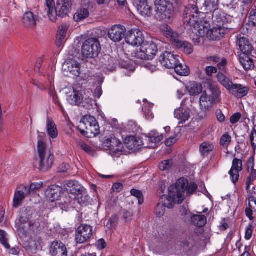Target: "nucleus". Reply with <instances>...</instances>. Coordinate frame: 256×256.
<instances>
[{
  "instance_id": "53",
  "label": "nucleus",
  "mask_w": 256,
  "mask_h": 256,
  "mask_svg": "<svg viewBox=\"0 0 256 256\" xmlns=\"http://www.w3.org/2000/svg\"><path fill=\"white\" fill-rule=\"evenodd\" d=\"M250 140L252 146L253 148H256V130L253 128L250 132Z\"/></svg>"
},
{
  "instance_id": "58",
  "label": "nucleus",
  "mask_w": 256,
  "mask_h": 256,
  "mask_svg": "<svg viewBox=\"0 0 256 256\" xmlns=\"http://www.w3.org/2000/svg\"><path fill=\"white\" fill-rule=\"evenodd\" d=\"M253 232V227L252 225H249L246 229L245 238L248 240L250 239Z\"/></svg>"
},
{
  "instance_id": "6",
  "label": "nucleus",
  "mask_w": 256,
  "mask_h": 256,
  "mask_svg": "<svg viewBox=\"0 0 256 256\" xmlns=\"http://www.w3.org/2000/svg\"><path fill=\"white\" fill-rule=\"evenodd\" d=\"M78 130L86 137L91 138L99 134L100 128L95 118L90 115L84 116L80 122Z\"/></svg>"
},
{
  "instance_id": "15",
  "label": "nucleus",
  "mask_w": 256,
  "mask_h": 256,
  "mask_svg": "<svg viewBox=\"0 0 256 256\" xmlns=\"http://www.w3.org/2000/svg\"><path fill=\"white\" fill-rule=\"evenodd\" d=\"M126 42L133 46H141L144 43V36L142 32L138 29L131 30L126 38Z\"/></svg>"
},
{
  "instance_id": "55",
  "label": "nucleus",
  "mask_w": 256,
  "mask_h": 256,
  "mask_svg": "<svg viewBox=\"0 0 256 256\" xmlns=\"http://www.w3.org/2000/svg\"><path fill=\"white\" fill-rule=\"evenodd\" d=\"M158 192L160 194V196L164 195V191H165V190L166 188L165 180L160 181L158 182Z\"/></svg>"
},
{
  "instance_id": "26",
  "label": "nucleus",
  "mask_w": 256,
  "mask_h": 256,
  "mask_svg": "<svg viewBox=\"0 0 256 256\" xmlns=\"http://www.w3.org/2000/svg\"><path fill=\"white\" fill-rule=\"evenodd\" d=\"M62 188L58 186H51L46 190V196L52 203L57 202L62 196Z\"/></svg>"
},
{
  "instance_id": "10",
  "label": "nucleus",
  "mask_w": 256,
  "mask_h": 256,
  "mask_svg": "<svg viewBox=\"0 0 256 256\" xmlns=\"http://www.w3.org/2000/svg\"><path fill=\"white\" fill-rule=\"evenodd\" d=\"M101 50V46L98 40L96 38H90L84 43L82 52L86 58H92L98 56Z\"/></svg>"
},
{
  "instance_id": "52",
  "label": "nucleus",
  "mask_w": 256,
  "mask_h": 256,
  "mask_svg": "<svg viewBox=\"0 0 256 256\" xmlns=\"http://www.w3.org/2000/svg\"><path fill=\"white\" fill-rule=\"evenodd\" d=\"M92 92V96L90 98L92 99V96H93L95 98H99L102 94V90L100 86H98L96 88L94 92H93L92 90L88 89Z\"/></svg>"
},
{
  "instance_id": "44",
  "label": "nucleus",
  "mask_w": 256,
  "mask_h": 256,
  "mask_svg": "<svg viewBox=\"0 0 256 256\" xmlns=\"http://www.w3.org/2000/svg\"><path fill=\"white\" fill-rule=\"evenodd\" d=\"M43 183L41 182L32 183L28 188L26 186V192L31 195L38 190L42 186Z\"/></svg>"
},
{
  "instance_id": "41",
  "label": "nucleus",
  "mask_w": 256,
  "mask_h": 256,
  "mask_svg": "<svg viewBox=\"0 0 256 256\" xmlns=\"http://www.w3.org/2000/svg\"><path fill=\"white\" fill-rule=\"evenodd\" d=\"M173 68L174 69L175 72L180 76H186L189 74V70L188 67L180 64L178 61Z\"/></svg>"
},
{
  "instance_id": "24",
  "label": "nucleus",
  "mask_w": 256,
  "mask_h": 256,
  "mask_svg": "<svg viewBox=\"0 0 256 256\" xmlns=\"http://www.w3.org/2000/svg\"><path fill=\"white\" fill-rule=\"evenodd\" d=\"M71 6V0H58L56 6L55 8L56 16L63 18L66 16L70 12Z\"/></svg>"
},
{
  "instance_id": "37",
  "label": "nucleus",
  "mask_w": 256,
  "mask_h": 256,
  "mask_svg": "<svg viewBox=\"0 0 256 256\" xmlns=\"http://www.w3.org/2000/svg\"><path fill=\"white\" fill-rule=\"evenodd\" d=\"M192 224L197 227H202L206 223V218L203 215H194L191 218Z\"/></svg>"
},
{
  "instance_id": "62",
  "label": "nucleus",
  "mask_w": 256,
  "mask_h": 256,
  "mask_svg": "<svg viewBox=\"0 0 256 256\" xmlns=\"http://www.w3.org/2000/svg\"><path fill=\"white\" fill-rule=\"evenodd\" d=\"M177 140V138L176 136L170 137L167 138L165 141L166 145L168 146H170L174 144Z\"/></svg>"
},
{
  "instance_id": "36",
  "label": "nucleus",
  "mask_w": 256,
  "mask_h": 256,
  "mask_svg": "<svg viewBox=\"0 0 256 256\" xmlns=\"http://www.w3.org/2000/svg\"><path fill=\"white\" fill-rule=\"evenodd\" d=\"M240 62L245 70H251L254 67L253 60L247 54L240 58Z\"/></svg>"
},
{
  "instance_id": "34",
  "label": "nucleus",
  "mask_w": 256,
  "mask_h": 256,
  "mask_svg": "<svg viewBox=\"0 0 256 256\" xmlns=\"http://www.w3.org/2000/svg\"><path fill=\"white\" fill-rule=\"evenodd\" d=\"M186 90L190 96H198L202 92V86L200 84L193 82L186 87Z\"/></svg>"
},
{
  "instance_id": "9",
  "label": "nucleus",
  "mask_w": 256,
  "mask_h": 256,
  "mask_svg": "<svg viewBox=\"0 0 256 256\" xmlns=\"http://www.w3.org/2000/svg\"><path fill=\"white\" fill-rule=\"evenodd\" d=\"M210 89L212 92L211 96H208L206 92L202 93L200 98V104L202 110L206 111L210 106L218 103L220 100V90L214 86H210Z\"/></svg>"
},
{
  "instance_id": "12",
  "label": "nucleus",
  "mask_w": 256,
  "mask_h": 256,
  "mask_svg": "<svg viewBox=\"0 0 256 256\" xmlns=\"http://www.w3.org/2000/svg\"><path fill=\"white\" fill-rule=\"evenodd\" d=\"M104 146L110 152L113 157H119L122 154V144L113 135L105 140Z\"/></svg>"
},
{
  "instance_id": "29",
  "label": "nucleus",
  "mask_w": 256,
  "mask_h": 256,
  "mask_svg": "<svg viewBox=\"0 0 256 256\" xmlns=\"http://www.w3.org/2000/svg\"><path fill=\"white\" fill-rule=\"evenodd\" d=\"M46 129L48 134L51 138L55 139L58 137V130L57 126L50 117H48L46 118Z\"/></svg>"
},
{
  "instance_id": "42",
  "label": "nucleus",
  "mask_w": 256,
  "mask_h": 256,
  "mask_svg": "<svg viewBox=\"0 0 256 256\" xmlns=\"http://www.w3.org/2000/svg\"><path fill=\"white\" fill-rule=\"evenodd\" d=\"M214 148L212 143L208 142H204L200 146V152L204 155L212 152Z\"/></svg>"
},
{
  "instance_id": "59",
  "label": "nucleus",
  "mask_w": 256,
  "mask_h": 256,
  "mask_svg": "<svg viewBox=\"0 0 256 256\" xmlns=\"http://www.w3.org/2000/svg\"><path fill=\"white\" fill-rule=\"evenodd\" d=\"M96 246L98 250H102L106 247V244L104 239L101 238L97 242Z\"/></svg>"
},
{
  "instance_id": "46",
  "label": "nucleus",
  "mask_w": 256,
  "mask_h": 256,
  "mask_svg": "<svg viewBox=\"0 0 256 256\" xmlns=\"http://www.w3.org/2000/svg\"><path fill=\"white\" fill-rule=\"evenodd\" d=\"M248 207L256 210V192L250 193L248 198Z\"/></svg>"
},
{
  "instance_id": "51",
  "label": "nucleus",
  "mask_w": 256,
  "mask_h": 256,
  "mask_svg": "<svg viewBox=\"0 0 256 256\" xmlns=\"http://www.w3.org/2000/svg\"><path fill=\"white\" fill-rule=\"evenodd\" d=\"M172 161L170 160H164L162 161L159 164V168L161 170H167L172 166Z\"/></svg>"
},
{
  "instance_id": "4",
  "label": "nucleus",
  "mask_w": 256,
  "mask_h": 256,
  "mask_svg": "<svg viewBox=\"0 0 256 256\" xmlns=\"http://www.w3.org/2000/svg\"><path fill=\"white\" fill-rule=\"evenodd\" d=\"M37 150L38 156L36 160L38 164V168L41 171H46L53 165L54 156L46 148V144L42 140L38 141Z\"/></svg>"
},
{
  "instance_id": "19",
  "label": "nucleus",
  "mask_w": 256,
  "mask_h": 256,
  "mask_svg": "<svg viewBox=\"0 0 256 256\" xmlns=\"http://www.w3.org/2000/svg\"><path fill=\"white\" fill-rule=\"evenodd\" d=\"M184 103L185 101L182 100L180 106L174 110V118L179 121V124L185 123L190 118V110Z\"/></svg>"
},
{
  "instance_id": "27",
  "label": "nucleus",
  "mask_w": 256,
  "mask_h": 256,
  "mask_svg": "<svg viewBox=\"0 0 256 256\" xmlns=\"http://www.w3.org/2000/svg\"><path fill=\"white\" fill-rule=\"evenodd\" d=\"M238 45L240 51L245 54H251L253 50V46L249 40L244 36L240 35L237 36Z\"/></svg>"
},
{
  "instance_id": "48",
  "label": "nucleus",
  "mask_w": 256,
  "mask_h": 256,
  "mask_svg": "<svg viewBox=\"0 0 256 256\" xmlns=\"http://www.w3.org/2000/svg\"><path fill=\"white\" fill-rule=\"evenodd\" d=\"M130 193L132 196L138 199L139 204H142L143 203L144 197L141 191L133 188L130 190Z\"/></svg>"
},
{
  "instance_id": "5",
  "label": "nucleus",
  "mask_w": 256,
  "mask_h": 256,
  "mask_svg": "<svg viewBox=\"0 0 256 256\" xmlns=\"http://www.w3.org/2000/svg\"><path fill=\"white\" fill-rule=\"evenodd\" d=\"M161 32L167 38H169L173 44L188 54H192L193 52L192 45L186 42L180 40V35L174 32L167 24H162L160 27Z\"/></svg>"
},
{
  "instance_id": "57",
  "label": "nucleus",
  "mask_w": 256,
  "mask_h": 256,
  "mask_svg": "<svg viewBox=\"0 0 256 256\" xmlns=\"http://www.w3.org/2000/svg\"><path fill=\"white\" fill-rule=\"evenodd\" d=\"M206 72L208 76H211L213 74L217 72V68L212 66H208L206 68Z\"/></svg>"
},
{
  "instance_id": "14",
  "label": "nucleus",
  "mask_w": 256,
  "mask_h": 256,
  "mask_svg": "<svg viewBox=\"0 0 256 256\" xmlns=\"http://www.w3.org/2000/svg\"><path fill=\"white\" fill-rule=\"evenodd\" d=\"M92 235V227L87 224H82L76 231V240L77 243L84 244L87 242Z\"/></svg>"
},
{
  "instance_id": "1",
  "label": "nucleus",
  "mask_w": 256,
  "mask_h": 256,
  "mask_svg": "<svg viewBox=\"0 0 256 256\" xmlns=\"http://www.w3.org/2000/svg\"><path fill=\"white\" fill-rule=\"evenodd\" d=\"M198 10L194 5H190L186 8L184 15V23L187 26L194 27V32L198 36L196 38L198 41L200 37L206 36L210 40H216L222 38L226 30L224 28L215 27L212 29H208L206 26L203 24L202 21H199Z\"/></svg>"
},
{
  "instance_id": "11",
  "label": "nucleus",
  "mask_w": 256,
  "mask_h": 256,
  "mask_svg": "<svg viewBox=\"0 0 256 256\" xmlns=\"http://www.w3.org/2000/svg\"><path fill=\"white\" fill-rule=\"evenodd\" d=\"M156 16L161 20L169 19L172 14V5L168 0H156Z\"/></svg>"
},
{
  "instance_id": "20",
  "label": "nucleus",
  "mask_w": 256,
  "mask_h": 256,
  "mask_svg": "<svg viewBox=\"0 0 256 256\" xmlns=\"http://www.w3.org/2000/svg\"><path fill=\"white\" fill-rule=\"evenodd\" d=\"M27 194L26 186L24 184L18 185L14 196L12 204L13 208H18L20 206Z\"/></svg>"
},
{
  "instance_id": "32",
  "label": "nucleus",
  "mask_w": 256,
  "mask_h": 256,
  "mask_svg": "<svg viewBox=\"0 0 256 256\" xmlns=\"http://www.w3.org/2000/svg\"><path fill=\"white\" fill-rule=\"evenodd\" d=\"M136 7L140 14L142 16H150L152 13V8L147 2L135 5Z\"/></svg>"
},
{
  "instance_id": "25",
  "label": "nucleus",
  "mask_w": 256,
  "mask_h": 256,
  "mask_svg": "<svg viewBox=\"0 0 256 256\" xmlns=\"http://www.w3.org/2000/svg\"><path fill=\"white\" fill-rule=\"evenodd\" d=\"M242 169V162L240 160L234 158L232 161V164L228 174L232 182L235 184L238 180L239 172Z\"/></svg>"
},
{
  "instance_id": "31",
  "label": "nucleus",
  "mask_w": 256,
  "mask_h": 256,
  "mask_svg": "<svg viewBox=\"0 0 256 256\" xmlns=\"http://www.w3.org/2000/svg\"><path fill=\"white\" fill-rule=\"evenodd\" d=\"M68 28L69 25L66 24H62L59 26L56 42L57 46H62L66 42V36Z\"/></svg>"
},
{
  "instance_id": "63",
  "label": "nucleus",
  "mask_w": 256,
  "mask_h": 256,
  "mask_svg": "<svg viewBox=\"0 0 256 256\" xmlns=\"http://www.w3.org/2000/svg\"><path fill=\"white\" fill-rule=\"evenodd\" d=\"M216 116L218 122H222L224 121L225 116L222 113L221 110H218L216 111Z\"/></svg>"
},
{
  "instance_id": "16",
  "label": "nucleus",
  "mask_w": 256,
  "mask_h": 256,
  "mask_svg": "<svg viewBox=\"0 0 256 256\" xmlns=\"http://www.w3.org/2000/svg\"><path fill=\"white\" fill-rule=\"evenodd\" d=\"M168 196H160V202L156 204L154 210V213L158 218L162 217L166 212V208H172V204H174L173 202L168 201Z\"/></svg>"
},
{
  "instance_id": "54",
  "label": "nucleus",
  "mask_w": 256,
  "mask_h": 256,
  "mask_svg": "<svg viewBox=\"0 0 256 256\" xmlns=\"http://www.w3.org/2000/svg\"><path fill=\"white\" fill-rule=\"evenodd\" d=\"M249 22L252 26H256V10H252L250 14Z\"/></svg>"
},
{
  "instance_id": "2",
  "label": "nucleus",
  "mask_w": 256,
  "mask_h": 256,
  "mask_svg": "<svg viewBox=\"0 0 256 256\" xmlns=\"http://www.w3.org/2000/svg\"><path fill=\"white\" fill-rule=\"evenodd\" d=\"M194 182L188 184L187 178H181L178 179L175 186L172 185L168 188V200L175 204H180L186 196L191 194L197 189Z\"/></svg>"
},
{
  "instance_id": "21",
  "label": "nucleus",
  "mask_w": 256,
  "mask_h": 256,
  "mask_svg": "<svg viewBox=\"0 0 256 256\" xmlns=\"http://www.w3.org/2000/svg\"><path fill=\"white\" fill-rule=\"evenodd\" d=\"M85 190V188L80 184L78 182L74 180L68 181L64 184V192H66L68 194H71L74 196L78 194H80L83 191Z\"/></svg>"
},
{
  "instance_id": "13",
  "label": "nucleus",
  "mask_w": 256,
  "mask_h": 256,
  "mask_svg": "<svg viewBox=\"0 0 256 256\" xmlns=\"http://www.w3.org/2000/svg\"><path fill=\"white\" fill-rule=\"evenodd\" d=\"M29 216L30 214L27 217L22 213L20 218L16 220L15 227L20 238H22L28 230H32Z\"/></svg>"
},
{
  "instance_id": "43",
  "label": "nucleus",
  "mask_w": 256,
  "mask_h": 256,
  "mask_svg": "<svg viewBox=\"0 0 256 256\" xmlns=\"http://www.w3.org/2000/svg\"><path fill=\"white\" fill-rule=\"evenodd\" d=\"M76 200L82 206H86L88 204V196L86 190L80 194H78L74 196Z\"/></svg>"
},
{
  "instance_id": "18",
  "label": "nucleus",
  "mask_w": 256,
  "mask_h": 256,
  "mask_svg": "<svg viewBox=\"0 0 256 256\" xmlns=\"http://www.w3.org/2000/svg\"><path fill=\"white\" fill-rule=\"evenodd\" d=\"M178 56L174 54L166 52L160 55L159 61L161 64L168 68H173L178 62Z\"/></svg>"
},
{
  "instance_id": "40",
  "label": "nucleus",
  "mask_w": 256,
  "mask_h": 256,
  "mask_svg": "<svg viewBox=\"0 0 256 256\" xmlns=\"http://www.w3.org/2000/svg\"><path fill=\"white\" fill-rule=\"evenodd\" d=\"M27 250H42L41 242L40 238L32 239L30 238L28 241V246H26Z\"/></svg>"
},
{
  "instance_id": "49",
  "label": "nucleus",
  "mask_w": 256,
  "mask_h": 256,
  "mask_svg": "<svg viewBox=\"0 0 256 256\" xmlns=\"http://www.w3.org/2000/svg\"><path fill=\"white\" fill-rule=\"evenodd\" d=\"M256 178V170H252L248 176L246 180V189L248 191H250V186L252 182L255 180Z\"/></svg>"
},
{
  "instance_id": "7",
  "label": "nucleus",
  "mask_w": 256,
  "mask_h": 256,
  "mask_svg": "<svg viewBox=\"0 0 256 256\" xmlns=\"http://www.w3.org/2000/svg\"><path fill=\"white\" fill-rule=\"evenodd\" d=\"M72 92L67 96V100L72 105H78L82 103L86 108H90L92 106V100L90 96L92 92L88 90H79L72 88Z\"/></svg>"
},
{
  "instance_id": "38",
  "label": "nucleus",
  "mask_w": 256,
  "mask_h": 256,
  "mask_svg": "<svg viewBox=\"0 0 256 256\" xmlns=\"http://www.w3.org/2000/svg\"><path fill=\"white\" fill-rule=\"evenodd\" d=\"M144 106L142 110L146 118L148 120H152L154 117V114L151 111V108L153 107V104L148 102L146 100H144Z\"/></svg>"
},
{
  "instance_id": "56",
  "label": "nucleus",
  "mask_w": 256,
  "mask_h": 256,
  "mask_svg": "<svg viewBox=\"0 0 256 256\" xmlns=\"http://www.w3.org/2000/svg\"><path fill=\"white\" fill-rule=\"evenodd\" d=\"M226 64V60L224 58H222L221 60H220V61L218 62L217 66L220 70L224 71Z\"/></svg>"
},
{
  "instance_id": "50",
  "label": "nucleus",
  "mask_w": 256,
  "mask_h": 256,
  "mask_svg": "<svg viewBox=\"0 0 256 256\" xmlns=\"http://www.w3.org/2000/svg\"><path fill=\"white\" fill-rule=\"evenodd\" d=\"M231 136L227 134H224L220 140V144L222 146L227 147L231 142Z\"/></svg>"
},
{
  "instance_id": "30",
  "label": "nucleus",
  "mask_w": 256,
  "mask_h": 256,
  "mask_svg": "<svg viewBox=\"0 0 256 256\" xmlns=\"http://www.w3.org/2000/svg\"><path fill=\"white\" fill-rule=\"evenodd\" d=\"M38 17L30 12H26L22 17V22L25 27L32 28L36 26Z\"/></svg>"
},
{
  "instance_id": "23",
  "label": "nucleus",
  "mask_w": 256,
  "mask_h": 256,
  "mask_svg": "<svg viewBox=\"0 0 256 256\" xmlns=\"http://www.w3.org/2000/svg\"><path fill=\"white\" fill-rule=\"evenodd\" d=\"M250 88L241 84H232L228 92L230 94L238 98H242L248 94Z\"/></svg>"
},
{
  "instance_id": "47",
  "label": "nucleus",
  "mask_w": 256,
  "mask_h": 256,
  "mask_svg": "<svg viewBox=\"0 0 256 256\" xmlns=\"http://www.w3.org/2000/svg\"><path fill=\"white\" fill-rule=\"evenodd\" d=\"M0 242L6 248H10L7 234L5 231L1 230H0Z\"/></svg>"
},
{
  "instance_id": "3",
  "label": "nucleus",
  "mask_w": 256,
  "mask_h": 256,
  "mask_svg": "<svg viewBox=\"0 0 256 256\" xmlns=\"http://www.w3.org/2000/svg\"><path fill=\"white\" fill-rule=\"evenodd\" d=\"M162 139V135H160L154 130L148 136H144L142 138L134 136H128L126 138L124 142L128 148L133 150L141 148H154Z\"/></svg>"
},
{
  "instance_id": "35",
  "label": "nucleus",
  "mask_w": 256,
  "mask_h": 256,
  "mask_svg": "<svg viewBox=\"0 0 256 256\" xmlns=\"http://www.w3.org/2000/svg\"><path fill=\"white\" fill-rule=\"evenodd\" d=\"M90 12L88 9L82 8L78 9L74 16V20L76 22H80L88 17Z\"/></svg>"
},
{
  "instance_id": "17",
  "label": "nucleus",
  "mask_w": 256,
  "mask_h": 256,
  "mask_svg": "<svg viewBox=\"0 0 256 256\" xmlns=\"http://www.w3.org/2000/svg\"><path fill=\"white\" fill-rule=\"evenodd\" d=\"M126 32L124 26L120 24L112 26L108 30V36L114 42H120L125 36Z\"/></svg>"
},
{
  "instance_id": "8",
  "label": "nucleus",
  "mask_w": 256,
  "mask_h": 256,
  "mask_svg": "<svg viewBox=\"0 0 256 256\" xmlns=\"http://www.w3.org/2000/svg\"><path fill=\"white\" fill-rule=\"evenodd\" d=\"M158 40L154 38L146 42L141 46L139 50L132 53L134 57L141 60H152L158 52Z\"/></svg>"
},
{
  "instance_id": "33",
  "label": "nucleus",
  "mask_w": 256,
  "mask_h": 256,
  "mask_svg": "<svg viewBox=\"0 0 256 256\" xmlns=\"http://www.w3.org/2000/svg\"><path fill=\"white\" fill-rule=\"evenodd\" d=\"M46 10L48 16L52 22H56V14L55 12L54 0H46Z\"/></svg>"
},
{
  "instance_id": "28",
  "label": "nucleus",
  "mask_w": 256,
  "mask_h": 256,
  "mask_svg": "<svg viewBox=\"0 0 256 256\" xmlns=\"http://www.w3.org/2000/svg\"><path fill=\"white\" fill-rule=\"evenodd\" d=\"M64 71H67L73 76H78L80 74V65L76 60H69L65 62L62 66Z\"/></svg>"
},
{
  "instance_id": "64",
  "label": "nucleus",
  "mask_w": 256,
  "mask_h": 256,
  "mask_svg": "<svg viewBox=\"0 0 256 256\" xmlns=\"http://www.w3.org/2000/svg\"><path fill=\"white\" fill-rule=\"evenodd\" d=\"M256 212V210H254L251 208L248 207L246 210V216L250 218V220H252L253 219L252 214L253 212Z\"/></svg>"
},
{
  "instance_id": "61",
  "label": "nucleus",
  "mask_w": 256,
  "mask_h": 256,
  "mask_svg": "<svg viewBox=\"0 0 256 256\" xmlns=\"http://www.w3.org/2000/svg\"><path fill=\"white\" fill-rule=\"evenodd\" d=\"M70 168V166L68 164L63 163L58 168V171L60 172H66Z\"/></svg>"
},
{
  "instance_id": "39",
  "label": "nucleus",
  "mask_w": 256,
  "mask_h": 256,
  "mask_svg": "<svg viewBox=\"0 0 256 256\" xmlns=\"http://www.w3.org/2000/svg\"><path fill=\"white\" fill-rule=\"evenodd\" d=\"M217 78L220 84L228 91L233 84L230 80L221 72L218 73L217 74Z\"/></svg>"
},
{
  "instance_id": "22",
  "label": "nucleus",
  "mask_w": 256,
  "mask_h": 256,
  "mask_svg": "<svg viewBox=\"0 0 256 256\" xmlns=\"http://www.w3.org/2000/svg\"><path fill=\"white\" fill-rule=\"evenodd\" d=\"M50 252L52 256H68V249L61 241L53 242L50 248Z\"/></svg>"
},
{
  "instance_id": "60",
  "label": "nucleus",
  "mask_w": 256,
  "mask_h": 256,
  "mask_svg": "<svg viewBox=\"0 0 256 256\" xmlns=\"http://www.w3.org/2000/svg\"><path fill=\"white\" fill-rule=\"evenodd\" d=\"M241 114L240 113H236L234 114L230 118V122L232 124H235L240 118Z\"/></svg>"
},
{
  "instance_id": "45",
  "label": "nucleus",
  "mask_w": 256,
  "mask_h": 256,
  "mask_svg": "<svg viewBox=\"0 0 256 256\" xmlns=\"http://www.w3.org/2000/svg\"><path fill=\"white\" fill-rule=\"evenodd\" d=\"M120 68L125 69L126 72H123L127 76H130V74L135 70V66L132 64L127 63L126 62H121L120 64Z\"/></svg>"
}]
</instances>
